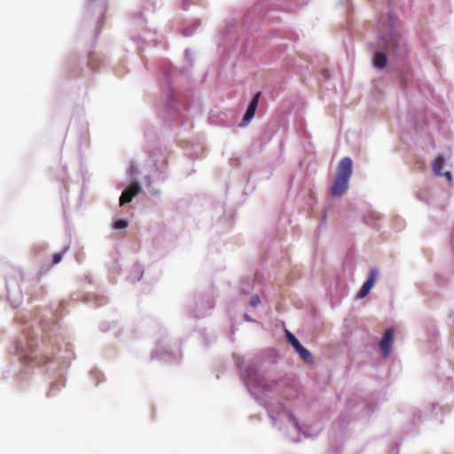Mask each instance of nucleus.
<instances>
[{
	"mask_svg": "<svg viewBox=\"0 0 454 454\" xmlns=\"http://www.w3.org/2000/svg\"><path fill=\"white\" fill-rule=\"evenodd\" d=\"M309 0H257L243 13L225 20L219 32L218 47L220 58L215 69L219 80L232 81L236 67L247 60L262 65H277L281 70L299 74L309 68L310 62L291 52L287 41L295 40L293 33L279 29L262 31L266 25L281 21L278 12L293 11L309 3ZM263 76L269 84L284 81L282 71L278 68L267 70Z\"/></svg>",
	"mask_w": 454,
	"mask_h": 454,
	"instance_id": "nucleus-1",
	"label": "nucleus"
},
{
	"mask_svg": "<svg viewBox=\"0 0 454 454\" xmlns=\"http://www.w3.org/2000/svg\"><path fill=\"white\" fill-rule=\"evenodd\" d=\"M68 301H60L45 308L36 307L32 313L15 317L22 325L25 337L17 338L10 353L17 359L19 369H10L20 389H26L35 370L49 374L47 397L51 398L66 385V372L74 358L72 344L67 340L59 317H61ZM13 367H16L14 365Z\"/></svg>",
	"mask_w": 454,
	"mask_h": 454,
	"instance_id": "nucleus-2",
	"label": "nucleus"
},
{
	"mask_svg": "<svg viewBox=\"0 0 454 454\" xmlns=\"http://www.w3.org/2000/svg\"><path fill=\"white\" fill-rule=\"evenodd\" d=\"M278 357L276 350H264L247 363L233 354L240 380L250 396L266 409L272 427L294 442H299L301 436L314 439L318 433L311 432L287 408L286 403L297 395L296 383L287 375L277 376Z\"/></svg>",
	"mask_w": 454,
	"mask_h": 454,
	"instance_id": "nucleus-3",
	"label": "nucleus"
},
{
	"mask_svg": "<svg viewBox=\"0 0 454 454\" xmlns=\"http://www.w3.org/2000/svg\"><path fill=\"white\" fill-rule=\"evenodd\" d=\"M194 66V56L191 49L184 51L183 65L179 69L169 60H161L157 66L160 85L162 91V109L160 117L164 127L168 128L176 142L184 148V155L194 160L203 153V146L187 138H180L184 132H189L192 128L193 114L201 110L200 98L194 95L191 87L182 88L178 78L185 80L191 77V70Z\"/></svg>",
	"mask_w": 454,
	"mask_h": 454,
	"instance_id": "nucleus-4",
	"label": "nucleus"
},
{
	"mask_svg": "<svg viewBox=\"0 0 454 454\" xmlns=\"http://www.w3.org/2000/svg\"><path fill=\"white\" fill-rule=\"evenodd\" d=\"M386 400H387V393L384 387L372 393L368 398L357 395L350 397L347 402L345 410L332 424L329 447L325 454H362L364 448L354 451L344 448L349 420L372 413Z\"/></svg>",
	"mask_w": 454,
	"mask_h": 454,
	"instance_id": "nucleus-5",
	"label": "nucleus"
},
{
	"mask_svg": "<svg viewBox=\"0 0 454 454\" xmlns=\"http://www.w3.org/2000/svg\"><path fill=\"white\" fill-rule=\"evenodd\" d=\"M278 249V242L272 241V247H269L262 254L259 262H252L249 266V273L242 276L239 281V295H251L248 300V306L257 308L265 296L268 289L267 279L270 278V273L267 269L269 262L272 263L275 271H278L287 263L286 255L281 252V256H276V250Z\"/></svg>",
	"mask_w": 454,
	"mask_h": 454,
	"instance_id": "nucleus-6",
	"label": "nucleus"
},
{
	"mask_svg": "<svg viewBox=\"0 0 454 454\" xmlns=\"http://www.w3.org/2000/svg\"><path fill=\"white\" fill-rule=\"evenodd\" d=\"M190 210L200 228H215L217 233L229 231L236 216L234 208L225 207L223 201L213 197L192 199Z\"/></svg>",
	"mask_w": 454,
	"mask_h": 454,
	"instance_id": "nucleus-7",
	"label": "nucleus"
},
{
	"mask_svg": "<svg viewBox=\"0 0 454 454\" xmlns=\"http://www.w3.org/2000/svg\"><path fill=\"white\" fill-rule=\"evenodd\" d=\"M437 409L443 412H450V404L449 402L444 403L443 401L431 403L425 411L411 406L400 408L393 415V419L396 421L405 419L402 425L399 440L419 434L420 427L426 420L432 419L442 424V420L438 419Z\"/></svg>",
	"mask_w": 454,
	"mask_h": 454,
	"instance_id": "nucleus-8",
	"label": "nucleus"
},
{
	"mask_svg": "<svg viewBox=\"0 0 454 454\" xmlns=\"http://www.w3.org/2000/svg\"><path fill=\"white\" fill-rule=\"evenodd\" d=\"M143 325L155 332V348L150 355V360H160L167 363L177 364L182 358L181 343L178 338L170 336L169 333L159 322L152 317H145Z\"/></svg>",
	"mask_w": 454,
	"mask_h": 454,
	"instance_id": "nucleus-9",
	"label": "nucleus"
},
{
	"mask_svg": "<svg viewBox=\"0 0 454 454\" xmlns=\"http://www.w3.org/2000/svg\"><path fill=\"white\" fill-rule=\"evenodd\" d=\"M105 65L106 59L95 51L90 52L86 59L74 55L67 59V73L70 79L78 80L81 85H86L91 71L98 70Z\"/></svg>",
	"mask_w": 454,
	"mask_h": 454,
	"instance_id": "nucleus-10",
	"label": "nucleus"
},
{
	"mask_svg": "<svg viewBox=\"0 0 454 454\" xmlns=\"http://www.w3.org/2000/svg\"><path fill=\"white\" fill-rule=\"evenodd\" d=\"M255 188L256 184L251 181L250 172L232 171L226 184V194L235 205H240L255 191Z\"/></svg>",
	"mask_w": 454,
	"mask_h": 454,
	"instance_id": "nucleus-11",
	"label": "nucleus"
},
{
	"mask_svg": "<svg viewBox=\"0 0 454 454\" xmlns=\"http://www.w3.org/2000/svg\"><path fill=\"white\" fill-rule=\"evenodd\" d=\"M171 150L167 145H159L148 153L145 168L155 175L158 182L164 183L168 178V158Z\"/></svg>",
	"mask_w": 454,
	"mask_h": 454,
	"instance_id": "nucleus-12",
	"label": "nucleus"
},
{
	"mask_svg": "<svg viewBox=\"0 0 454 454\" xmlns=\"http://www.w3.org/2000/svg\"><path fill=\"white\" fill-rule=\"evenodd\" d=\"M126 173L129 178L128 184L124 186V184L121 183L118 185V189H122L119 199L120 206L121 207L130 203L143 191L142 184L137 178L141 172L138 165L135 161L131 160L129 162Z\"/></svg>",
	"mask_w": 454,
	"mask_h": 454,
	"instance_id": "nucleus-13",
	"label": "nucleus"
},
{
	"mask_svg": "<svg viewBox=\"0 0 454 454\" xmlns=\"http://www.w3.org/2000/svg\"><path fill=\"white\" fill-rule=\"evenodd\" d=\"M108 10V3L106 0H87L85 11V18L89 20H96L94 41L98 38L101 34L103 26L106 21V15Z\"/></svg>",
	"mask_w": 454,
	"mask_h": 454,
	"instance_id": "nucleus-14",
	"label": "nucleus"
},
{
	"mask_svg": "<svg viewBox=\"0 0 454 454\" xmlns=\"http://www.w3.org/2000/svg\"><path fill=\"white\" fill-rule=\"evenodd\" d=\"M215 306V301L211 291L197 294L193 305L189 308L190 315L195 319L203 318L211 313Z\"/></svg>",
	"mask_w": 454,
	"mask_h": 454,
	"instance_id": "nucleus-15",
	"label": "nucleus"
},
{
	"mask_svg": "<svg viewBox=\"0 0 454 454\" xmlns=\"http://www.w3.org/2000/svg\"><path fill=\"white\" fill-rule=\"evenodd\" d=\"M267 100L264 97L263 90H258L254 92L247 102L245 113L241 121L238 123L239 128L247 127L254 118L257 111L265 110Z\"/></svg>",
	"mask_w": 454,
	"mask_h": 454,
	"instance_id": "nucleus-16",
	"label": "nucleus"
},
{
	"mask_svg": "<svg viewBox=\"0 0 454 454\" xmlns=\"http://www.w3.org/2000/svg\"><path fill=\"white\" fill-rule=\"evenodd\" d=\"M20 273L17 270L14 274L5 277V300L13 309H17L21 303L23 293L19 282Z\"/></svg>",
	"mask_w": 454,
	"mask_h": 454,
	"instance_id": "nucleus-17",
	"label": "nucleus"
},
{
	"mask_svg": "<svg viewBox=\"0 0 454 454\" xmlns=\"http://www.w3.org/2000/svg\"><path fill=\"white\" fill-rule=\"evenodd\" d=\"M286 337L288 344L293 347L300 358L307 364H313L315 357L311 351L301 344L299 339L289 330H286Z\"/></svg>",
	"mask_w": 454,
	"mask_h": 454,
	"instance_id": "nucleus-18",
	"label": "nucleus"
},
{
	"mask_svg": "<svg viewBox=\"0 0 454 454\" xmlns=\"http://www.w3.org/2000/svg\"><path fill=\"white\" fill-rule=\"evenodd\" d=\"M348 294V286L341 278H335L333 284L328 288L327 295L333 308L338 306L341 300Z\"/></svg>",
	"mask_w": 454,
	"mask_h": 454,
	"instance_id": "nucleus-19",
	"label": "nucleus"
},
{
	"mask_svg": "<svg viewBox=\"0 0 454 454\" xmlns=\"http://www.w3.org/2000/svg\"><path fill=\"white\" fill-rule=\"evenodd\" d=\"M125 280L132 285H135L140 281H143V283H146L148 285H152V279L149 278L148 274H145L144 266L139 262H135L132 265Z\"/></svg>",
	"mask_w": 454,
	"mask_h": 454,
	"instance_id": "nucleus-20",
	"label": "nucleus"
},
{
	"mask_svg": "<svg viewBox=\"0 0 454 454\" xmlns=\"http://www.w3.org/2000/svg\"><path fill=\"white\" fill-rule=\"evenodd\" d=\"M173 241V235L169 231L164 229L159 234L154 235L152 238V245L155 251L163 253L167 251Z\"/></svg>",
	"mask_w": 454,
	"mask_h": 454,
	"instance_id": "nucleus-21",
	"label": "nucleus"
},
{
	"mask_svg": "<svg viewBox=\"0 0 454 454\" xmlns=\"http://www.w3.org/2000/svg\"><path fill=\"white\" fill-rule=\"evenodd\" d=\"M41 274L42 270H40L29 280H27V294L30 296V299L33 301L42 300L44 294L46 293L44 287L40 284Z\"/></svg>",
	"mask_w": 454,
	"mask_h": 454,
	"instance_id": "nucleus-22",
	"label": "nucleus"
},
{
	"mask_svg": "<svg viewBox=\"0 0 454 454\" xmlns=\"http://www.w3.org/2000/svg\"><path fill=\"white\" fill-rule=\"evenodd\" d=\"M349 181V179L334 175L333 184L331 187L332 195L334 198L342 197L348 190Z\"/></svg>",
	"mask_w": 454,
	"mask_h": 454,
	"instance_id": "nucleus-23",
	"label": "nucleus"
},
{
	"mask_svg": "<svg viewBox=\"0 0 454 454\" xmlns=\"http://www.w3.org/2000/svg\"><path fill=\"white\" fill-rule=\"evenodd\" d=\"M121 254L119 251H114L112 254V259L107 263V269L110 275V279L112 283H116V276L120 275L122 268L121 264Z\"/></svg>",
	"mask_w": 454,
	"mask_h": 454,
	"instance_id": "nucleus-24",
	"label": "nucleus"
},
{
	"mask_svg": "<svg viewBox=\"0 0 454 454\" xmlns=\"http://www.w3.org/2000/svg\"><path fill=\"white\" fill-rule=\"evenodd\" d=\"M353 160L349 156H345L338 162L334 175L350 180L353 174Z\"/></svg>",
	"mask_w": 454,
	"mask_h": 454,
	"instance_id": "nucleus-25",
	"label": "nucleus"
},
{
	"mask_svg": "<svg viewBox=\"0 0 454 454\" xmlns=\"http://www.w3.org/2000/svg\"><path fill=\"white\" fill-rule=\"evenodd\" d=\"M425 337L432 348H438V342L441 339V335L438 327L433 322H428L426 325Z\"/></svg>",
	"mask_w": 454,
	"mask_h": 454,
	"instance_id": "nucleus-26",
	"label": "nucleus"
},
{
	"mask_svg": "<svg viewBox=\"0 0 454 454\" xmlns=\"http://www.w3.org/2000/svg\"><path fill=\"white\" fill-rule=\"evenodd\" d=\"M394 333H395L394 328L387 327L386 329L385 333H383V335L381 336L380 345V348H381L384 355L387 356L393 350V347H394V343H395Z\"/></svg>",
	"mask_w": 454,
	"mask_h": 454,
	"instance_id": "nucleus-27",
	"label": "nucleus"
},
{
	"mask_svg": "<svg viewBox=\"0 0 454 454\" xmlns=\"http://www.w3.org/2000/svg\"><path fill=\"white\" fill-rule=\"evenodd\" d=\"M384 215L376 211H370L367 214H364L363 216V222L368 227L372 228L376 231H380L381 225L380 223V220L382 219Z\"/></svg>",
	"mask_w": 454,
	"mask_h": 454,
	"instance_id": "nucleus-28",
	"label": "nucleus"
},
{
	"mask_svg": "<svg viewBox=\"0 0 454 454\" xmlns=\"http://www.w3.org/2000/svg\"><path fill=\"white\" fill-rule=\"evenodd\" d=\"M201 26V20L197 18L191 22L184 23L182 27V35L184 37L192 36Z\"/></svg>",
	"mask_w": 454,
	"mask_h": 454,
	"instance_id": "nucleus-29",
	"label": "nucleus"
},
{
	"mask_svg": "<svg viewBox=\"0 0 454 454\" xmlns=\"http://www.w3.org/2000/svg\"><path fill=\"white\" fill-rule=\"evenodd\" d=\"M82 301L84 303H90V302L93 301L97 307H99L106 302V297L104 295L86 294L82 295Z\"/></svg>",
	"mask_w": 454,
	"mask_h": 454,
	"instance_id": "nucleus-30",
	"label": "nucleus"
},
{
	"mask_svg": "<svg viewBox=\"0 0 454 454\" xmlns=\"http://www.w3.org/2000/svg\"><path fill=\"white\" fill-rule=\"evenodd\" d=\"M315 74L317 76V80L319 82H330L332 79V74L330 70L327 67H318L316 70H314Z\"/></svg>",
	"mask_w": 454,
	"mask_h": 454,
	"instance_id": "nucleus-31",
	"label": "nucleus"
},
{
	"mask_svg": "<svg viewBox=\"0 0 454 454\" xmlns=\"http://www.w3.org/2000/svg\"><path fill=\"white\" fill-rule=\"evenodd\" d=\"M48 244L38 242L32 247L31 253L35 259L41 260L43 254L48 250Z\"/></svg>",
	"mask_w": 454,
	"mask_h": 454,
	"instance_id": "nucleus-32",
	"label": "nucleus"
},
{
	"mask_svg": "<svg viewBox=\"0 0 454 454\" xmlns=\"http://www.w3.org/2000/svg\"><path fill=\"white\" fill-rule=\"evenodd\" d=\"M408 119L411 122V127L414 129L415 130H418L421 128V116L419 113L416 111H413L411 109L408 112Z\"/></svg>",
	"mask_w": 454,
	"mask_h": 454,
	"instance_id": "nucleus-33",
	"label": "nucleus"
},
{
	"mask_svg": "<svg viewBox=\"0 0 454 454\" xmlns=\"http://www.w3.org/2000/svg\"><path fill=\"white\" fill-rule=\"evenodd\" d=\"M445 164L446 159L442 155L438 154L432 162L433 172L438 176V172H442L443 170Z\"/></svg>",
	"mask_w": 454,
	"mask_h": 454,
	"instance_id": "nucleus-34",
	"label": "nucleus"
},
{
	"mask_svg": "<svg viewBox=\"0 0 454 454\" xmlns=\"http://www.w3.org/2000/svg\"><path fill=\"white\" fill-rule=\"evenodd\" d=\"M417 199L427 205L428 207H432L434 205L432 192L430 191H419L417 193Z\"/></svg>",
	"mask_w": 454,
	"mask_h": 454,
	"instance_id": "nucleus-35",
	"label": "nucleus"
},
{
	"mask_svg": "<svg viewBox=\"0 0 454 454\" xmlns=\"http://www.w3.org/2000/svg\"><path fill=\"white\" fill-rule=\"evenodd\" d=\"M89 374H90V379L91 380V381L94 382L95 386H98L100 383L106 381V378H105V375L103 374V372L96 367L92 368L90 371Z\"/></svg>",
	"mask_w": 454,
	"mask_h": 454,
	"instance_id": "nucleus-36",
	"label": "nucleus"
},
{
	"mask_svg": "<svg viewBox=\"0 0 454 454\" xmlns=\"http://www.w3.org/2000/svg\"><path fill=\"white\" fill-rule=\"evenodd\" d=\"M145 182L148 193L151 194L153 197L160 198L161 194V190L159 188H155L152 185L153 179L150 175H146L145 176Z\"/></svg>",
	"mask_w": 454,
	"mask_h": 454,
	"instance_id": "nucleus-37",
	"label": "nucleus"
},
{
	"mask_svg": "<svg viewBox=\"0 0 454 454\" xmlns=\"http://www.w3.org/2000/svg\"><path fill=\"white\" fill-rule=\"evenodd\" d=\"M134 41L135 43L137 44V48L139 54H142V52L145 51V47L149 46L151 43H153L154 39L147 40L143 35H138Z\"/></svg>",
	"mask_w": 454,
	"mask_h": 454,
	"instance_id": "nucleus-38",
	"label": "nucleus"
},
{
	"mask_svg": "<svg viewBox=\"0 0 454 454\" xmlns=\"http://www.w3.org/2000/svg\"><path fill=\"white\" fill-rule=\"evenodd\" d=\"M129 226V221L124 217H114L112 222V227L116 231H123Z\"/></svg>",
	"mask_w": 454,
	"mask_h": 454,
	"instance_id": "nucleus-39",
	"label": "nucleus"
},
{
	"mask_svg": "<svg viewBox=\"0 0 454 454\" xmlns=\"http://www.w3.org/2000/svg\"><path fill=\"white\" fill-rule=\"evenodd\" d=\"M205 4L204 0H180V8L187 12L190 10L192 5L203 6Z\"/></svg>",
	"mask_w": 454,
	"mask_h": 454,
	"instance_id": "nucleus-40",
	"label": "nucleus"
},
{
	"mask_svg": "<svg viewBox=\"0 0 454 454\" xmlns=\"http://www.w3.org/2000/svg\"><path fill=\"white\" fill-rule=\"evenodd\" d=\"M69 248H70V244H67L62 248L61 251L53 253L51 255V258H52L51 265L59 264L62 261L64 254L67 253Z\"/></svg>",
	"mask_w": 454,
	"mask_h": 454,
	"instance_id": "nucleus-41",
	"label": "nucleus"
},
{
	"mask_svg": "<svg viewBox=\"0 0 454 454\" xmlns=\"http://www.w3.org/2000/svg\"><path fill=\"white\" fill-rule=\"evenodd\" d=\"M379 276H380L379 268L376 266H372V267L369 268L365 280H367L368 282H371L372 284H373L375 286V284L379 278Z\"/></svg>",
	"mask_w": 454,
	"mask_h": 454,
	"instance_id": "nucleus-42",
	"label": "nucleus"
},
{
	"mask_svg": "<svg viewBox=\"0 0 454 454\" xmlns=\"http://www.w3.org/2000/svg\"><path fill=\"white\" fill-rule=\"evenodd\" d=\"M391 226L395 231H401L405 227V222L402 217L395 215L392 218Z\"/></svg>",
	"mask_w": 454,
	"mask_h": 454,
	"instance_id": "nucleus-43",
	"label": "nucleus"
},
{
	"mask_svg": "<svg viewBox=\"0 0 454 454\" xmlns=\"http://www.w3.org/2000/svg\"><path fill=\"white\" fill-rule=\"evenodd\" d=\"M447 325L449 327L450 334L454 339V312L451 311L447 317Z\"/></svg>",
	"mask_w": 454,
	"mask_h": 454,
	"instance_id": "nucleus-44",
	"label": "nucleus"
},
{
	"mask_svg": "<svg viewBox=\"0 0 454 454\" xmlns=\"http://www.w3.org/2000/svg\"><path fill=\"white\" fill-rule=\"evenodd\" d=\"M115 325L116 323L115 322H109V321H102L100 324H99V330L103 333H106L109 330H111L112 328H114L115 327Z\"/></svg>",
	"mask_w": 454,
	"mask_h": 454,
	"instance_id": "nucleus-45",
	"label": "nucleus"
},
{
	"mask_svg": "<svg viewBox=\"0 0 454 454\" xmlns=\"http://www.w3.org/2000/svg\"><path fill=\"white\" fill-rule=\"evenodd\" d=\"M155 136V130L153 126H147L145 129V137L148 142H153Z\"/></svg>",
	"mask_w": 454,
	"mask_h": 454,
	"instance_id": "nucleus-46",
	"label": "nucleus"
},
{
	"mask_svg": "<svg viewBox=\"0 0 454 454\" xmlns=\"http://www.w3.org/2000/svg\"><path fill=\"white\" fill-rule=\"evenodd\" d=\"M296 130L301 136H305L307 133L306 128H305V122L304 120H297L296 121Z\"/></svg>",
	"mask_w": 454,
	"mask_h": 454,
	"instance_id": "nucleus-47",
	"label": "nucleus"
},
{
	"mask_svg": "<svg viewBox=\"0 0 454 454\" xmlns=\"http://www.w3.org/2000/svg\"><path fill=\"white\" fill-rule=\"evenodd\" d=\"M400 442L395 441L387 449V454H399Z\"/></svg>",
	"mask_w": 454,
	"mask_h": 454,
	"instance_id": "nucleus-48",
	"label": "nucleus"
},
{
	"mask_svg": "<svg viewBox=\"0 0 454 454\" xmlns=\"http://www.w3.org/2000/svg\"><path fill=\"white\" fill-rule=\"evenodd\" d=\"M373 286H374L373 284H372L371 282H368L367 280H364V283L362 284L361 288H363L364 293L370 294V292L372 291Z\"/></svg>",
	"mask_w": 454,
	"mask_h": 454,
	"instance_id": "nucleus-49",
	"label": "nucleus"
},
{
	"mask_svg": "<svg viewBox=\"0 0 454 454\" xmlns=\"http://www.w3.org/2000/svg\"><path fill=\"white\" fill-rule=\"evenodd\" d=\"M134 19L137 22V24H142L145 22V19L144 13L142 12H138L134 14Z\"/></svg>",
	"mask_w": 454,
	"mask_h": 454,
	"instance_id": "nucleus-50",
	"label": "nucleus"
},
{
	"mask_svg": "<svg viewBox=\"0 0 454 454\" xmlns=\"http://www.w3.org/2000/svg\"><path fill=\"white\" fill-rule=\"evenodd\" d=\"M438 176H445L448 181L452 180V174L450 170H442V172H438Z\"/></svg>",
	"mask_w": 454,
	"mask_h": 454,
	"instance_id": "nucleus-51",
	"label": "nucleus"
},
{
	"mask_svg": "<svg viewBox=\"0 0 454 454\" xmlns=\"http://www.w3.org/2000/svg\"><path fill=\"white\" fill-rule=\"evenodd\" d=\"M244 321L247 322V323H256L257 321L252 317L250 316L247 312H245L244 313Z\"/></svg>",
	"mask_w": 454,
	"mask_h": 454,
	"instance_id": "nucleus-52",
	"label": "nucleus"
},
{
	"mask_svg": "<svg viewBox=\"0 0 454 454\" xmlns=\"http://www.w3.org/2000/svg\"><path fill=\"white\" fill-rule=\"evenodd\" d=\"M368 294H365L363 292V288L360 287V289L357 291L356 293V297L357 298H363V297H365Z\"/></svg>",
	"mask_w": 454,
	"mask_h": 454,
	"instance_id": "nucleus-53",
	"label": "nucleus"
},
{
	"mask_svg": "<svg viewBox=\"0 0 454 454\" xmlns=\"http://www.w3.org/2000/svg\"><path fill=\"white\" fill-rule=\"evenodd\" d=\"M84 280H85V282H87L88 284H92V282H93L92 276H91V275H90V274H87V275L84 277Z\"/></svg>",
	"mask_w": 454,
	"mask_h": 454,
	"instance_id": "nucleus-54",
	"label": "nucleus"
},
{
	"mask_svg": "<svg viewBox=\"0 0 454 454\" xmlns=\"http://www.w3.org/2000/svg\"><path fill=\"white\" fill-rule=\"evenodd\" d=\"M79 113L77 114V115L75 114H73L72 117H71V124H74V122H76L79 119Z\"/></svg>",
	"mask_w": 454,
	"mask_h": 454,
	"instance_id": "nucleus-55",
	"label": "nucleus"
},
{
	"mask_svg": "<svg viewBox=\"0 0 454 454\" xmlns=\"http://www.w3.org/2000/svg\"><path fill=\"white\" fill-rule=\"evenodd\" d=\"M203 337H204L205 345H206L207 347H209V345H210V341H209L208 337H207L206 334H204V335H203Z\"/></svg>",
	"mask_w": 454,
	"mask_h": 454,
	"instance_id": "nucleus-56",
	"label": "nucleus"
},
{
	"mask_svg": "<svg viewBox=\"0 0 454 454\" xmlns=\"http://www.w3.org/2000/svg\"><path fill=\"white\" fill-rule=\"evenodd\" d=\"M447 380H448V383H449V384H450V386L451 390H453V382H452V380H451L450 377H449V376H448V377H447Z\"/></svg>",
	"mask_w": 454,
	"mask_h": 454,
	"instance_id": "nucleus-57",
	"label": "nucleus"
},
{
	"mask_svg": "<svg viewBox=\"0 0 454 454\" xmlns=\"http://www.w3.org/2000/svg\"><path fill=\"white\" fill-rule=\"evenodd\" d=\"M451 247H452V250L454 251V232H452V234H451Z\"/></svg>",
	"mask_w": 454,
	"mask_h": 454,
	"instance_id": "nucleus-58",
	"label": "nucleus"
},
{
	"mask_svg": "<svg viewBox=\"0 0 454 454\" xmlns=\"http://www.w3.org/2000/svg\"><path fill=\"white\" fill-rule=\"evenodd\" d=\"M62 182H63V187H64L65 189H67V183L65 180H63Z\"/></svg>",
	"mask_w": 454,
	"mask_h": 454,
	"instance_id": "nucleus-59",
	"label": "nucleus"
},
{
	"mask_svg": "<svg viewBox=\"0 0 454 454\" xmlns=\"http://www.w3.org/2000/svg\"><path fill=\"white\" fill-rule=\"evenodd\" d=\"M82 129L85 130L86 129V123L83 121L82 122Z\"/></svg>",
	"mask_w": 454,
	"mask_h": 454,
	"instance_id": "nucleus-60",
	"label": "nucleus"
},
{
	"mask_svg": "<svg viewBox=\"0 0 454 454\" xmlns=\"http://www.w3.org/2000/svg\"><path fill=\"white\" fill-rule=\"evenodd\" d=\"M82 196H83V194H82V192H81V194H80V196H79L80 200H82Z\"/></svg>",
	"mask_w": 454,
	"mask_h": 454,
	"instance_id": "nucleus-61",
	"label": "nucleus"
},
{
	"mask_svg": "<svg viewBox=\"0 0 454 454\" xmlns=\"http://www.w3.org/2000/svg\"><path fill=\"white\" fill-rule=\"evenodd\" d=\"M325 221H326V215H325V216L323 217V223H325Z\"/></svg>",
	"mask_w": 454,
	"mask_h": 454,
	"instance_id": "nucleus-62",
	"label": "nucleus"
},
{
	"mask_svg": "<svg viewBox=\"0 0 454 454\" xmlns=\"http://www.w3.org/2000/svg\"><path fill=\"white\" fill-rule=\"evenodd\" d=\"M62 205H63V207H66V204H65V201H64V200L62 201Z\"/></svg>",
	"mask_w": 454,
	"mask_h": 454,
	"instance_id": "nucleus-63",
	"label": "nucleus"
}]
</instances>
